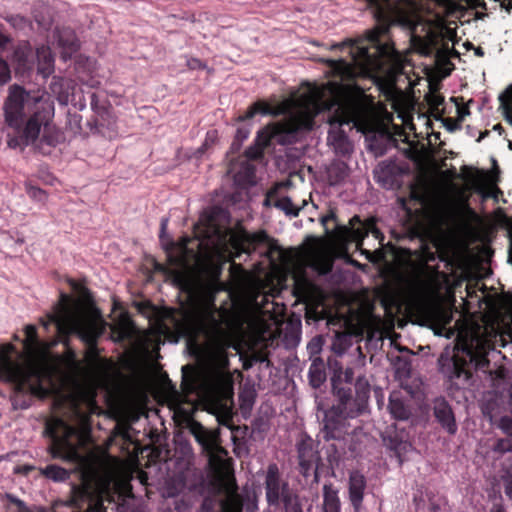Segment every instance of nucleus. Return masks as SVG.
I'll use <instances>...</instances> for the list:
<instances>
[{"label":"nucleus","mask_w":512,"mask_h":512,"mask_svg":"<svg viewBox=\"0 0 512 512\" xmlns=\"http://www.w3.org/2000/svg\"><path fill=\"white\" fill-rule=\"evenodd\" d=\"M433 415L441 427L450 435L456 434L458 426L451 405L444 397L433 401Z\"/></svg>","instance_id":"obj_21"},{"label":"nucleus","mask_w":512,"mask_h":512,"mask_svg":"<svg viewBox=\"0 0 512 512\" xmlns=\"http://www.w3.org/2000/svg\"><path fill=\"white\" fill-rule=\"evenodd\" d=\"M379 181L383 182V186L386 188H392L393 187V178L390 176L387 177H379Z\"/></svg>","instance_id":"obj_58"},{"label":"nucleus","mask_w":512,"mask_h":512,"mask_svg":"<svg viewBox=\"0 0 512 512\" xmlns=\"http://www.w3.org/2000/svg\"><path fill=\"white\" fill-rule=\"evenodd\" d=\"M497 426L508 437H512V417L502 416Z\"/></svg>","instance_id":"obj_42"},{"label":"nucleus","mask_w":512,"mask_h":512,"mask_svg":"<svg viewBox=\"0 0 512 512\" xmlns=\"http://www.w3.org/2000/svg\"><path fill=\"white\" fill-rule=\"evenodd\" d=\"M41 475L45 478L55 481L64 482L70 478L71 472L59 465L50 464L40 469Z\"/></svg>","instance_id":"obj_29"},{"label":"nucleus","mask_w":512,"mask_h":512,"mask_svg":"<svg viewBox=\"0 0 512 512\" xmlns=\"http://www.w3.org/2000/svg\"><path fill=\"white\" fill-rule=\"evenodd\" d=\"M72 512H106V508L102 500L89 499L88 507L85 511H72Z\"/></svg>","instance_id":"obj_44"},{"label":"nucleus","mask_w":512,"mask_h":512,"mask_svg":"<svg viewBox=\"0 0 512 512\" xmlns=\"http://www.w3.org/2000/svg\"><path fill=\"white\" fill-rule=\"evenodd\" d=\"M229 355L226 354V372L230 373L233 376V384L238 381V411L236 414L240 413L241 417L244 420L250 418L256 397L257 390L255 382L250 378H245L243 373L236 370L234 373L229 371ZM234 356L238 355L240 360L243 362V369L248 370L252 366L259 364V368H269L271 365V361L269 359L270 354H233Z\"/></svg>","instance_id":"obj_14"},{"label":"nucleus","mask_w":512,"mask_h":512,"mask_svg":"<svg viewBox=\"0 0 512 512\" xmlns=\"http://www.w3.org/2000/svg\"><path fill=\"white\" fill-rule=\"evenodd\" d=\"M249 134V129H247L246 127H240L236 131L235 140L238 142H242L243 140L248 138Z\"/></svg>","instance_id":"obj_51"},{"label":"nucleus","mask_w":512,"mask_h":512,"mask_svg":"<svg viewBox=\"0 0 512 512\" xmlns=\"http://www.w3.org/2000/svg\"><path fill=\"white\" fill-rule=\"evenodd\" d=\"M6 499L8 501L7 509L9 512H38L36 508L27 506L24 501L12 494H6Z\"/></svg>","instance_id":"obj_34"},{"label":"nucleus","mask_w":512,"mask_h":512,"mask_svg":"<svg viewBox=\"0 0 512 512\" xmlns=\"http://www.w3.org/2000/svg\"><path fill=\"white\" fill-rule=\"evenodd\" d=\"M466 290H467V296L468 297H473V296H476V286H472V285H467L466 287Z\"/></svg>","instance_id":"obj_63"},{"label":"nucleus","mask_w":512,"mask_h":512,"mask_svg":"<svg viewBox=\"0 0 512 512\" xmlns=\"http://www.w3.org/2000/svg\"><path fill=\"white\" fill-rule=\"evenodd\" d=\"M53 38L58 46L64 51L62 57L66 59L78 49V41L75 32L69 27L56 28L53 32Z\"/></svg>","instance_id":"obj_23"},{"label":"nucleus","mask_w":512,"mask_h":512,"mask_svg":"<svg viewBox=\"0 0 512 512\" xmlns=\"http://www.w3.org/2000/svg\"><path fill=\"white\" fill-rule=\"evenodd\" d=\"M511 437L499 438L493 445V451L496 453L504 454L512 451V440Z\"/></svg>","instance_id":"obj_37"},{"label":"nucleus","mask_w":512,"mask_h":512,"mask_svg":"<svg viewBox=\"0 0 512 512\" xmlns=\"http://www.w3.org/2000/svg\"><path fill=\"white\" fill-rule=\"evenodd\" d=\"M224 208L220 205L206 209L193 229V236H184L178 244L180 257L193 262L186 278V288L192 298L186 321L197 336L210 346L192 347L190 341L184 352H224V302L215 304L216 295L224 290L221 282L224 263Z\"/></svg>","instance_id":"obj_1"},{"label":"nucleus","mask_w":512,"mask_h":512,"mask_svg":"<svg viewBox=\"0 0 512 512\" xmlns=\"http://www.w3.org/2000/svg\"><path fill=\"white\" fill-rule=\"evenodd\" d=\"M245 156L249 160L257 161V160H260L261 158H263L264 150L260 146H258L257 144L254 143V145H252L246 149Z\"/></svg>","instance_id":"obj_40"},{"label":"nucleus","mask_w":512,"mask_h":512,"mask_svg":"<svg viewBox=\"0 0 512 512\" xmlns=\"http://www.w3.org/2000/svg\"><path fill=\"white\" fill-rule=\"evenodd\" d=\"M41 141L49 146L55 147L64 141L63 133L48 122L43 130Z\"/></svg>","instance_id":"obj_32"},{"label":"nucleus","mask_w":512,"mask_h":512,"mask_svg":"<svg viewBox=\"0 0 512 512\" xmlns=\"http://www.w3.org/2000/svg\"><path fill=\"white\" fill-rule=\"evenodd\" d=\"M90 106L91 109L99 116H103L106 113V107L100 104L98 95L96 93L90 94Z\"/></svg>","instance_id":"obj_43"},{"label":"nucleus","mask_w":512,"mask_h":512,"mask_svg":"<svg viewBox=\"0 0 512 512\" xmlns=\"http://www.w3.org/2000/svg\"><path fill=\"white\" fill-rule=\"evenodd\" d=\"M395 366V374L399 380H406L411 374V363L403 354H386Z\"/></svg>","instance_id":"obj_28"},{"label":"nucleus","mask_w":512,"mask_h":512,"mask_svg":"<svg viewBox=\"0 0 512 512\" xmlns=\"http://www.w3.org/2000/svg\"><path fill=\"white\" fill-rule=\"evenodd\" d=\"M247 501H250V495L239 493L234 474V461L226 455V512H243Z\"/></svg>","instance_id":"obj_18"},{"label":"nucleus","mask_w":512,"mask_h":512,"mask_svg":"<svg viewBox=\"0 0 512 512\" xmlns=\"http://www.w3.org/2000/svg\"><path fill=\"white\" fill-rule=\"evenodd\" d=\"M11 79L10 69L6 61L0 59V85L6 84Z\"/></svg>","instance_id":"obj_46"},{"label":"nucleus","mask_w":512,"mask_h":512,"mask_svg":"<svg viewBox=\"0 0 512 512\" xmlns=\"http://www.w3.org/2000/svg\"><path fill=\"white\" fill-rule=\"evenodd\" d=\"M312 290L311 282L305 276H298L294 280L293 295L301 301H306Z\"/></svg>","instance_id":"obj_31"},{"label":"nucleus","mask_w":512,"mask_h":512,"mask_svg":"<svg viewBox=\"0 0 512 512\" xmlns=\"http://www.w3.org/2000/svg\"><path fill=\"white\" fill-rule=\"evenodd\" d=\"M366 487V477L359 471H352L348 480V494L355 512H360L362 509Z\"/></svg>","instance_id":"obj_22"},{"label":"nucleus","mask_w":512,"mask_h":512,"mask_svg":"<svg viewBox=\"0 0 512 512\" xmlns=\"http://www.w3.org/2000/svg\"><path fill=\"white\" fill-rule=\"evenodd\" d=\"M267 112L268 106L262 102H257L246 112L245 116L242 117V119H250L258 113L266 114Z\"/></svg>","instance_id":"obj_41"},{"label":"nucleus","mask_w":512,"mask_h":512,"mask_svg":"<svg viewBox=\"0 0 512 512\" xmlns=\"http://www.w3.org/2000/svg\"><path fill=\"white\" fill-rule=\"evenodd\" d=\"M506 335L509 337V341L512 343V328H510L509 332L500 334L498 336L499 337V341L501 342V346L502 347L506 346V343H507V340H506V337H505Z\"/></svg>","instance_id":"obj_55"},{"label":"nucleus","mask_w":512,"mask_h":512,"mask_svg":"<svg viewBox=\"0 0 512 512\" xmlns=\"http://www.w3.org/2000/svg\"><path fill=\"white\" fill-rule=\"evenodd\" d=\"M27 326L28 325H26L24 328V338L21 340V342L23 344V350L21 352H25V351L29 350L28 347L26 346V338H27L26 328H27ZM0 352L4 353V352H18V351L11 343H3V344H0Z\"/></svg>","instance_id":"obj_45"},{"label":"nucleus","mask_w":512,"mask_h":512,"mask_svg":"<svg viewBox=\"0 0 512 512\" xmlns=\"http://www.w3.org/2000/svg\"><path fill=\"white\" fill-rule=\"evenodd\" d=\"M352 88L358 87L356 84L349 85L336 81H329L320 87L314 86L308 93L299 97L297 111L294 114L283 122L267 126L259 131L254 143L263 150L269 147L273 140L280 145L295 143L300 132L313 128L314 119L323 106H330V104L324 103L326 94L336 98L348 93Z\"/></svg>","instance_id":"obj_6"},{"label":"nucleus","mask_w":512,"mask_h":512,"mask_svg":"<svg viewBox=\"0 0 512 512\" xmlns=\"http://www.w3.org/2000/svg\"><path fill=\"white\" fill-rule=\"evenodd\" d=\"M262 302V307L246 303L231 310L226 298V352L230 348L235 352H266L270 347H278L281 331L261 314L276 317L284 305L280 308L278 303H270L268 295H263Z\"/></svg>","instance_id":"obj_5"},{"label":"nucleus","mask_w":512,"mask_h":512,"mask_svg":"<svg viewBox=\"0 0 512 512\" xmlns=\"http://www.w3.org/2000/svg\"><path fill=\"white\" fill-rule=\"evenodd\" d=\"M296 446L300 472L304 477H307L320 460L318 451L315 449L314 440L307 434L301 437Z\"/></svg>","instance_id":"obj_19"},{"label":"nucleus","mask_w":512,"mask_h":512,"mask_svg":"<svg viewBox=\"0 0 512 512\" xmlns=\"http://www.w3.org/2000/svg\"><path fill=\"white\" fill-rule=\"evenodd\" d=\"M308 349L310 352H320L321 351V339L314 338L309 344Z\"/></svg>","instance_id":"obj_53"},{"label":"nucleus","mask_w":512,"mask_h":512,"mask_svg":"<svg viewBox=\"0 0 512 512\" xmlns=\"http://www.w3.org/2000/svg\"><path fill=\"white\" fill-rule=\"evenodd\" d=\"M216 140H217V131H215V130L208 131L203 145L200 148H198L196 151V154H197L196 156L200 157L205 151L208 150V148L211 145H213L216 142Z\"/></svg>","instance_id":"obj_38"},{"label":"nucleus","mask_w":512,"mask_h":512,"mask_svg":"<svg viewBox=\"0 0 512 512\" xmlns=\"http://www.w3.org/2000/svg\"><path fill=\"white\" fill-rule=\"evenodd\" d=\"M503 485L505 495L512 500V474L503 476Z\"/></svg>","instance_id":"obj_48"},{"label":"nucleus","mask_w":512,"mask_h":512,"mask_svg":"<svg viewBox=\"0 0 512 512\" xmlns=\"http://www.w3.org/2000/svg\"><path fill=\"white\" fill-rule=\"evenodd\" d=\"M44 434L51 440L48 451L52 458L76 463L84 461L80 451L83 437L76 427L55 417L46 421Z\"/></svg>","instance_id":"obj_12"},{"label":"nucleus","mask_w":512,"mask_h":512,"mask_svg":"<svg viewBox=\"0 0 512 512\" xmlns=\"http://www.w3.org/2000/svg\"><path fill=\"white\" fill-rule=\"evenodd\" d=\"M369 233L375 234L378 237L381 232L376 226V220L374 218H368L362 221L358 215H354L349 220V225L336 224L335 237L342 243L349 244L355 243L357 249L362 251V254H366L367 258L371 260V253L368 250H362L363 240L369 235Z\"/></svg>","instance_id":"obj_16"},{"label":"nucleus","mask_w":512,"mask_h":512,"mask_svg":"<svg viewBox=\"0 0 512 512\" xmlns=\"http://www.w3.org/2000/svg\"><path fill=\"white\" fill-rule=\"evenodd\" d=\"M27 193L30 197L37 199V200H43L45 196V192L38 187L29 186L27 187Z\"/></svg>","instance_id":"obj_49"},{"label":"nucleus","mask_w":512,"mask_h":512,"mask_svg":"<svg viewBox=\"0 0 512 512\" xmlns=\"http://www.w3.org/2000/svg\"><path fill=\"white\" fill-rule=\"evenodd\" d=\"M189 430L208 460L207 480L213 497H205L201 508L206 512H224V447L220 430H208L195 420L191 421Z\"/></svg>","instance_id":"obj_9"},{"label":"nucleus","mask_w":512,"mask_h":512,"mask_svg":"<svg viewBox=\"0 0 512 512\" xmlns=\"http://www.w3.org/2000/svg\"><path fill=\"white\" fill-rule=\"evenodd\" d=\"M167 223H168V219L167 218H163L161 220V233H160V239L161 240L163 239L164 233L166 231Z\"/></svg>","instance_id":"obj_62"},{"label":"nucleus","mask_w":512,"mask_h":512,"mask_svg":"<svg viewBox=\"0 0 512 512\" xmlns=\"http://www.w3.org/2000/svg\"><path fill=\"white\" fill-rule=\"evenodd\" d=\"M368 6L374 9V15L378 23L381 24V27L371 31L369 35V39L379 45L380 44V36L388 31L389 26L392 23L388 7L390 4V0H366Z\"/></svg>","instance_id":"obj_20"},{"label":"nucleus","mask_w":512,"mask_h":512,"mask_svg":"<svg viewBox=\"0 0 512 512\" xmlns=\"http://www.w3.org/2000/svg\"><path fill=\"white\" fill-rule=\"evenodd\" d=\"M452 352H467V353H470V352H487L486 350H473L472 348L468 347V346H465L463 347L462 349H460L458 346H455L453 348V351Z\"/></svg>","instance_id":"obj_57"},{"label":"nucleus","mask_w":512,"mask_h":512,"mask_svg":"<svg viewBox=\"0 0 512 512\" xmlns=\"http://www.w3.org/2000/svg\"><path fill=\"white\" fill-rule=\"evenodd\" d=\"M323 510L324 512H340L338 490L332 483L325 484L323 487Z\"/></svg>","instance_id":"obj_26"},{"label":"nucleus","mask_w":512,"mask_h":512,"mask_svg":"<svg viewBox=\"0 0 512 512\" xmlns=\"http://www.w3.org/2000/svg\"><path fill=\"white\" fill-rule=\"evenodd\" d=\"M402 23L410 29L415 28V24L408 17H402Z\"/></svg>","instance_id":"obj_64"},{"label":"nucleus","mask_w":512,"mask_h":512,"mask_svg":"<svg viewBox=\"0 0 512 512\" xmlns=\"http://www.w3.org/2000/svg\"><path fill=\"white\" fill-rule=\"evenodd\" d=\"M428 102L431 107L438 108L444 103V97L440 94H433L429 97Z\"/></svg>","instance_id":"obj_50"},{"label":"nucleus","mask_w":512,"mask_h":512,"mask_svg":"<svg viewBox=\"0 0 512 512\" xmlns=\"http://www.w3.org/2000/svg\"><path fill=\"white\" fill-rule=\"evenodd\" d=\"M486 177V172L483 170H476L475 181L482 182Z\"/></svg>","instance_id":"obj_61"},{"label":"nucleus","mask_w":512,"mask_h":512,"mask_svg":"<svg viewBox=\"0 0 512 512\" xmlns=\"http://www.w3.org/2000/svg\"><path fill=\"white\" fill-rule=\"evenodd\" d=\"M10 41V37L0 32V49L5 48Z\"/></svg>","instance_id":"obj_59"},{"label":"nucleus","mask_w":512,"mask_h":512,"mask_svg":"<svg viewBox=\"0 0 512 512\" xmlns=\"http://www.w3.org/2000/svg\"><path fill=\"white\" fill-rule=\"evenodd\" d=\"M388 409L392 418L399 421H406L412 415L411 406L403 399L400 392L390 394Z\"/></svg>","instance_id":"obj_24"},{"label":"nucleus","mask_w":512,"mask_h":512,"mask_svg":"<svg viewBox=\"0 0 512 512\" xmlns=\"http://www.w3.org/2000/svg\"><path fill=\"white\" fill-rule=\"evenodd\" d=\"M71 285L79 292V296L72 298L61 292L52 311L40 318L42 329L51 336L41 338L35 325L27 326L26 346L29 350L26 352H50L58 343L64 345V352H76L70 347L71 337L87 346L83 352L104 351V348H97L102 340L125 343L122 352H159V346L153 350L146 346L148 336L133 323L127 313L120 312L113 323H108L95 306L88 290L75 282Z\"/></svg>","instance_id":"obj_2"},{"label":"nucleus","mask_w":512,"mask_h":512,"mask_svg":"<svg viewBox=\"0 0 512 512\" xmlns=\"http://www.w3.org/2000/svg\"><path fill=\"white\" fill-rule=\"evenodd\" d=\"M4 109L8 125L15 128L21 125L26 113H30L22 135L24 145L33 143L39 137L41 129L52 122L55 111L49 95L32 96L17 85L10 88Z\"/></svg>","instance_id":"obj_8"},{"label":"nucleus","mask_w":512,"mask_h":512,"mask_svg":"<svg viewBox=\"0 0 512 512\" xmlns=\"http://www.w3.org/2000/svg\"><path fill=\"white\" fill-rule=\"evenodd\" d=\"M38 73L47 78L54 72V57L48 46L42 45L36 49Z\"/></svg>","instance_id":"obj_25"},{"label":"nucleus","mask_w":512,"mask_h":512,"mask_svg":"<svg viewBox=\"0 0 512 512\" xmlns=\"http://www.w3.org/2000/svg\"><path fill=\"white\" fill-rule=\"evenodd\" d=\"M32 50L28 43L19 44L13 53V61L17 63L18 69L30 70L32 68Z\"/></svg>","instance_id":"obj_27"},{"label":"nucleus","mask_w":512,"mask_h":512,"mask_svg":"<svg viewBox=\"0 0 512 512\" xmlns=\"http://www.w3.org/2000/svg\"><path fill=\"white\" fill-rule=\"evenodd\" d=\"M197 359L212 357L217 362V370H205L197 365L182 366L181 391L172 386V398L178 413L189 416L194 411L195 401L192 396H210L217 399V421L224 426V353L221 354H189Z\"/></svg>","instance_id":"obj_7"},{"label":"nucleus","mask_w":512,"mask_h":512,"mask_svg":"<svg viewBox=\"0 0 512 512\" xmlns=\"http://www.w3.org/2000/svg\"><path fill=\"white\" fill-rule=\"evenodd\" d=\"M274 206L282 210L287 216L290 217H297L300 212V208L296 207L291 198L288 196L278 198L275 201Z\"/></svg>","instance_id":"obj_33"},{"label":"nucleus","mask_w":512,"mask_h":512,"mask_svg":"<svg viewBox=\"0 0 512 512\" xmlns=\"http://www.w3.org/2000/svg\"><path fill=\"white\" fill-rule=\"evenodd\" d=\"M505 224L508 227V234H509V238H510V241H511L509 258H510V260L512 262V221H510L506 216H505Z\"/></svg>","instance_id":"obj_54"},{"label":"nucleus","mask_w":512,"mask_h":512,"mask_svg":"<svg viewBox=\"0 0 512 512\" xmlns=\"http://www.w3.org/2000/svg\"><path fill=\"white\" fill-rule=\"evenodd\" d=\"M339 110L340 112H337L329 121L327 140L337 155L346 157L352 153L353 145L341 126L350 123L356 125L362 118L364 108L359 101L352 100L342 105Z\"/></svg>","instance_id":"obj_15"},{"label":"nucleus","mask_w":512,"mask_h":512,"mask_svg":"<svg viewBox=\"0 0 512 512\" xmlns=\"http://www.w3.org/2000/svg\"><path fill=\"white\" fill-rule=\"evenodd\" d=\"M263 477L265 499L270 508L282 509V512H303L297 490L290 486L276 463L268 464Z\"/></svg>","instance_id":"obj_13"},{"label":"nucleus","mask_w":512,"mask_h":512,"mask_svg":"<svg viewBox=\"0 0 512 512\" xmlns=\"http://www.w3.org/2000/svg\"><path fill=\"white\" fill-rule=\"evenodd\" d=\"M262 245H267L271 253L280 249L277 241L265 230L250 233L240 222L230 227V216L226 211V264H230L229 277L232 280L243 282L248 274L243 265L235 260L245 255L246 261Z\"/></svg>","instance_id":"obj_10"},{"label":"nucleus","mask_w":512,"mask_h":512,"mask_svg":"<svg viewBox=\"0 0 512 512\" xmlns=\"http://www.w3.org/2000/svg\"><path fill=\"white\" fill-rule=\"evenodd\" d=\"M336 219H337V216L333 210H330L327 215L321 217V223L325 227L326 231H328V229H327L328 222L336 221Z\"/></svg>","instance_id":"obj_52"},{"label":"nucleus","mask_w":512,"mask_h":512,"mask_svg":"<svg viewBox=\"0 0 512 512\" xmlns=\"http://www.w3.org/2000/svg\"><path fill=\"white\" fill-rule=\"evenodd\" d=\"M256 178V169L254 165L247 164L236 174L238 182L245 185H254Z\"/></svg>","instance_id":"obj_35"},{"label":"nucleus","mask_w":512,"mask_h":512,"mask_svg":"<svg viewBox=\"0 0 512 512\" xmlns=\"http://www.w3.org/2000/svg\"><path fill=\"white\" fill-rule=\"evenodd\" d=\"M326 380V372L323 361L315 359L309 368V381L312 387L319 388Z\"/></svg>","instance_id":"obj_30"},{"label":"nucleus","mask_w":512,"mask_h":512,"mask_svg":"<svg viewBox=\"0 0 512 512\" xmlns=\"http://www.w3.org/2000/svg\"><path fill=\"white\" fill-rule=\"evenodd\" d=\"M457 114H458L459 120H463V118L466 115L470 114L469 108L467 106L458 107L457 108Z\"/></svg>","instance_id":"obj_56"},{"label":"nucleus","mask_w":512,"mask_h":512,"mask_svg":"<svg viewBox=\"0 0 512 512\" xmlns=\"http://www.w3.org/2000/svg\"><path fill=\"white\" fill-rule=\"evenodd\" d=\"M329 66L340 76L341 80L352 75L351 67L344 60H329Z\"/></svg>","instance_id":"obj_36"},{"label":"nucleus","mask_w":512,"mask_h":512,"mask_svg":"<svg viewBox=\"0 0 512 512\" xmlns=\"http://www.w3.org/2000/svg\"><path fill=\"white\" fill-rule=\"evenodd\" d=\"M299 342V335L297 332H292L290 335L285 334L284 337V347L285 348H293Z\"/></svg>","instance_id":"obj_47"},{"label":"nucleus","mask_w":512,"mask_h":512,"mask_svg":"<svg viewBox=\"0 0 512 512\" xmlns=\"http://www.w3.org/2000/svg\"><path fill=\"white\" fill-rule=\"evenodd\" d=\"M233 376L226 372V429L231 431L233 452L239 458L248 455V436L250 429L246 424L235 425L233 418Z\"/></svg>","instance_id":"obj_17"},{"label":"nucleus","mask_w":512,"mask_h":512,"mask_svg":"<svg viewBox=\"0 0 512 512\" xmlns=\"http://www.w3.org/2000/svg\"><path fill=\"white\" fill-rule=\"evenodd\" d=\"M489 354H440L438 362L443 374L450 379H463L468 381L474 371L488 372L493 381L495 393L502 398L512 397V383L507 379L508 370L499 367L490 370Z\"/></svg>","instance_id":"obj_11"},{"label":"nucleus","mask_w":512,"mask_h":512,"mask_svg":"<svg viewBox=\"0 0 512 512\" xmlns=\"http://www.w3.org/2000/svg\"><path fill=\"white\" fill-rule=\"evenodd\" d=\"M499 101L500 107L503 109L505 120L512 126V105L509 103L504 93L499 96Z\"/></svg>","instance_id":"obj_39"},{"label":"nucleus","mask_w":512,"mask_h":512,"mask_svg":"<svg viewBox=\"0 0 512 512\" xmlns=\"http://www.w3.org/2000/svg\"><path fill=\"white\" fill-rule=\"evenodd\" d=\"M489 512H507L503 504H493Z\"/></svg>","instance_id":"obj_60"},{"label":"nucleus","mask_w":512,"mask_h":512,"mask_svg":"<svg viewBox=\"0 0 512 512\" xmlns=\"http://www.w3.org/2000/svg\"><path fill=\"white\" fill-rule=\"evenodd\" d=\"M77 356L0 354V380L14 384V407L27 409L32 396L43 398L60 387H79V376L84 368Z\"/></svg>","instance_id":"obj_3"},{"label":"nucleus","mask_w":512,"mask_h":512,"mask_svg":"<svg viewBox=\"0 0 512 512\" xmlns=\"http://www.w3.org/2000/svg\"><path fill=\"white\" fill-rule=\"evenodd\" d=\"M353 379L354 372L350 368L334 371L331 384L337 403L326 411L322 432L326 441H344L343 449L347 448L351 456L357 457L366 438L358 417L368 409L371 386L364 376H358L355 383Z\"/></svg>","instance_id":"obj_4"}]
</instances>
